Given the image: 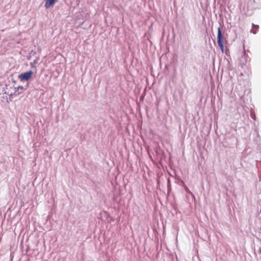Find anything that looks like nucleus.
I'll return each instance as SVG.
<instances>
[{"mask_svg":"<svg viewBox=\"0 0 261 261\" xmlns=\"http://www.w3.org/2000/svg\"><path fill=\"white\" fill-rule=\"evenodd\" d=\"M17 93H18V91H16V90H14V92L13 93V94L14 95H18V94H17Z\"/></svg>","mask_w":261,"mask_h":261,"instance_id":"nucleus-15","label":"nucleus"},{"mask_svg":"<svg viewBox=\"0 0 261 261\" xmlns=\"http://www.w3.org/2000/svg\"><path fill=\"white\" fill-rule=\"evenodd\" d=\"M28 87V84L27 85L26 87H24L22 86H19L17 87H14V90H16L18 91L17 94H21L23 92V91L27 89Z\"/></svg>","mask_w":261,"mask_h":261,"instance_id":"nucleus-5","label":"nucleus"},{"mask_svg":"<svg viewBox=\"0 0 261 261\" xmlns=\"http://www.w3.org/2000/svg\"><path fill=\"white\" fill-rule=\"evenodd\" d=\"M167 187H168V192L169 193V192L171 191V184H170V179L169 178L168 179V185H167Z\"/></svg>","mask_w":261,"mask_h":261,"instance_id":"nucleus-10","label":"nucleus"},{"mask_svg":"<svg viewBox=\"0 0 261 261\" xmlns=\"http://www.w3.org/2000/svg\"><path fill=\"white\" fill-rule=\"evenodd\" d=\"M12 82L14 83H16V82L14 80H12Z\"/></svg>","mask_w":261,"mask_h":261,"instance_id":"nucleus-17","label":"nucleus"},{"mask_svg":"<svg viewBox=\"0 0 261 261\" xmlns=\"http://www.w3.org/2000/svg\"><path fill=\"white\" fill-rule=\"evenodd\" d=\"M251 117L254 119V120H255L256 119V117H255V115L254 113H251Z\"/></svg>","mask_w":261,"mask_h":261,"instance_id":"nucleus-12","label":"nucleus"},{"mask_svg":"<svg viewBox=\"0 0 261 261\" xmlns=\"http://www.w3.org/2000/svg\"><path fill=\"white\" fill-rule=\"evenodd\" d=\"M17 93H18V91H16V90H14V92L13 93V94L14 95H18V94H17Z\"/></svg>","mask_w":261,"mask_h":261,"instance_id":"nucleus-16","label":"nucleus"},{"mask_svg":"<svg viewBox=\"0 0 261 261\" xmlns=\"http://www.w3.org/2000/svg\"><path fill=\"white\" fill-rule=\"evenodd\" d=\"M185 191H186L187 193L191 194L193 197V198H195V196L187 187H185Z\"/></svg>","mask_w":261,"mask_h":261,"instance_id":"nucleus-9","label":"nucleus"},{"mask_svg":"<svg viewBox=\"0 0 261 261\" xmlns=\"http://www.w3.org/2000/svg\"><path fill=\"white\" fill-rule=\"evenodd\" d=\"M224 53H225V54L226 55H228V54L229 53V49L227 47H225V48L224 49Z\"/></svg>","mask_w":261,"mask_h":261,"instance_id":"nucleus-11","label":"nucleus"},{"mask_svg":"<svg viewBox=\"0 0 261 261\" xmlns=\"http://www.w3.org/2000/svg\"><path fill=\"white\" fill-rule=\"evenodd\" d=\"M38 63V60L35 59L33 61V62L30 63V65L32 68H34L36 70V67L35 66V64H37Z\"/></svg>","mask_w":261,"mask_h":261,"instance_id":"nucleus-8","label":"nucleus"},{"mask_svg":"<svg viewBox=\"0 0 261 261\" xmlns=\"http://www.w3.org/2000/svg\"><path fill=\"white\" fill-rule=\"evenodd\" d=\"M254 252L256 255L261 253V242L260 241H259V244L254 246Z\"/></svg>","mask_w":261,"mask_h":261,"instance_id":"nucleus-6","label":"nucleus"},{"mask_svg":"<svg viewBox=\"0 0 261 261\" xmlns=\"http://www.w3.org/2000/svg\"><path fill=\"white\" fill-rule=\"evenodd\" d=\"M33 72L32 70H29L25 72H22L18 75V79L21 81H28L32 76Z\"/></svg>","mask_w":261,"mask_h":261,"instance_id":"nucleus-2","label":"nucleus"},{"mask_svg":"<svg viewBox=\"0 0 261 261\" xmlns=\"http://www.w3.org/2000/svg\"><path fill=\"white\" fill-rule=\"evenodd\" d=\"M5 94L9 95L10 96H12L14 95L13 93H9V92H5Z\"/></svg>","mask_w":261,"mask_h":261,"instance_id":"nucleus-14","label":"nucleus"},{"mask_svg":"<svg viewBox=\"0 0 261 261\" xmlns=\"http://www.w3.org/2000/svg\"><path fill=\"white\" fill-rule=\"evenodd\" d=\"M252 29L251 30V32L253 34H256L257 33V31L259 28V25H256L254 23H252Z\"/></svg>","mask_w":261,"mask_h":261,"instance_id":"nucleus-7","label":"nucleus"},{"mask_svg":"<svg viewBox=\"0 0 261 261\" xmlns=\"http://www.w3.org/2000/svg\"><path fill=\"white\" fill-rule=\"evenodd\" d=\"M217 43L222 53H223L225 48L224 45V37L220 27L218 28Z\"/></svg>","mask_w":261,"mask_h":261,"instance_id":"nucleus-1","label":"nucleus"},{"mask_svg":"<svg viewBox=\"0 0 261 261\" xmlns=\"http://www.w3.org/2000/svg\"><path fill=\"white\" fill-rule=\"evenodd\" d=\"M250 61V58L246 54L245 50H244V55L242 56L241 62L242 64L246 65L247 63Z\"/></svg>","mask_w":261,"mask_h":261,"instance_id":"nucleus-3","label":"nucleus"},{"mask_svg":"<svg viewBox=\"0 0 261 261\" xmlns=\"http://www.w3.org/2000/svg\"><path fill=\"white\" fill-rule=\"evenodd\" d=\"M58 0H45V7L48 9L53 7Z\"/></svg>","mask_w":261,"mask_h":261,"instance_id":"nucleus-4","label":"nucleus"},{"mask_svg":"<svg viewBox=\"0 0 261 261\" xmlns=\"http://www.w3.org/2000/svg\"><path fill=\"white\" fill-rule=\"evenodd\" d=\"M258 212H259L258 214V217L261 219V208L259 210L258 209Z\"/></svg>","mask_w":261,"mask_h":261,"instance_id":"nucleus-13","label":"nucleus"}]
</instances>
